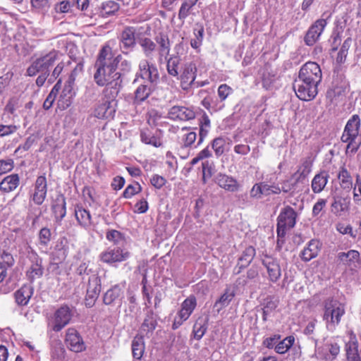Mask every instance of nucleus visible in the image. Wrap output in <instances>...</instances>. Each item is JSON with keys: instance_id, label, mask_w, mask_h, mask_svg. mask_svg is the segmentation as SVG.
I'll return each mask as SVG.
<instances>
[{"instance_id": "obj_46", "label": "nucleus", "mask_w": 361, "mask_h": 361, "mask_svg": "<svg viewBox=\"0 0 361 361\" xmlns=\"http://www.w3.org/2000/svg\"><path fill=\"white\" fill-rule=\"evenodd\" d=\"M119 9V5L114 1H106L102 5L101 16L107 18L116 13Z\"/></svg>"}, {"instance_id": "obj_14", "label": "nucleus", "mask_w": 361, "mask_h": 361, "mask_svg": "<svg viewBox=\"0 0 361 361\" xmlns=\"http://www.w3.org/2000/svg\"><path fill=\"white\" fill-rule=\"evenodd\" d=\"M116 98L105 97L96 105L93 115L97 118L105 119L112 118L116 112Z\"/></svg>"}, {"instance_id": "obj_8", "label": "nucleus", "mask_w": 361, "mask_h": 361, "mask_svg": "<svg viewBox=\"0 0 361 361\" xmlns=\"http://www.w3.org/2000/svg\"><path fill=\"white\" fill-rule=\"evenodd\" d=\"M130 257V252L120 247H109L100 254V260L106 264L114 265L126 261Z\"/></svg>"}, {"instance_id": "obj_39", "label": "nucleus", "mask_w": 361, "mask_h": 361, "mask_svg": "<svg viewBox=\"0 0 361 361\" xmlns=\"http://www.w3.org/2000/svg\"><path fill=\"white\" fill-rule=\"evenodd\" d=\"M210 119L206 113H204L200 119V133L197 145H200L210 129Z\"/></svg>"}, {"instance_id": "obj_20", "label": "nucleus", "mask_w": 361, "mask_h": 361, "mask_svg": "<svg viewBox=\"0 0 361 361\" xmlns=\"http://www.w3.org/2000/svg\"><path fill=\"white\" fill-rule=\"evenodd\" d=\"M135 29L133 27H126L121 34L120 48L124 54H128L135 46Z\"/></svg>"}, {"instance_id": "obj_2", "label": "nucleus", "mask_w": 361, "mask_h": 361, "mask_svg": "<svg viewBox=\"0 0 361 361\" xmlns=\"http://www.w3.org/2000/svg\"><path fill=\"white\" fill-rule=\"evenodd\" d=\"M360 118L358 115H353L347 122L341 140L347 143L346 154H354L361 145V137L359 135Z\"/></svg>"}, {"instance_id": "obj_45", "label": "nucleus", "mask_w": 361, "mask_h": 361, "mask_svg": "<svg viewBox=\"0 0 361 361\" xmlns=\"http://www.w3.org/2000/svg\"><path fill=\"white\" fill-rule=\"evenodd\" d=\"M234 295L235 294L233 291L231 290L230 289H226L225 290V293L215 302L214 308H216L217 312H219L224 307H226L229 305L231 301L233 300Z\"/></svg>"}, {"instance_id": "obj_37", "label": "nucleus", "mask_w": 361, "mask_h": 361, "mask_svg": "<svg viewBox=\"0 0 361 361\" xmlns=\"http://www.w3.org/2000/svg\"><path fill=\"white\" fill-rule=\"evenodd\" d=\"M151 94V89L147 85H140L137 87L134 92L133 104L140 105L145 101Z\"/></svg>"}, {"instance_id": "obj_52", "label": "nucleus", "mask_w": 361, "mask_h": 361, "mask_svg": "<svg viewBox=\"0 0 361 361\" xmlns=\"http://www.w3.org/2000/svg\"><path fill=\"white\" fill-rule=\"evenodd\" d=\"M299 181H300V180H298V177H293V176L291 178L283 180L281 183V187H280L281 192H283L287 193L293 192Z\"/></svg>"}, {"instance_id": "obj_57", "label": "nucleus", "mask_w": 361, "mask_h": 361, "mask_svg": "<svg viewBox=\"0 0 361 361\" xmlns=\"http://www.w3.org/2000/svg\"><path fill=\"white\" fill-rule=\"evenodd\" d=\"M214 164L209 161H204L202 163V181L204 183L207 182V178L212 177Z\"/></svg>"}, {"instance_id": "obj_47", "label": "nucleus", "mask_w": 361, "mask_h": 361, "mask_svg": "<svg viewBox=\"0 0 361 361\" xmlns=\"http://www.w3.org/2000/svg\"><path fill=\"white\" fill-rule=\"evenodd\" d=\"M295 338L292 336H287L282 341H279L274 350L279 354H284L293 346Z\"/></svg>"}, {"instance_id": "obj_24", "label": "nucleus", "mask_w": 361, "mask_h": 361, "mask_svg": "<svg viewBox=\"0 0 361 361\" xmlns=\"http://www.w3.org/2000/svg\"><path fill=\"white\" fill-rule=\"evenodd\" d=\"M215 183L220 188L229 192H236L240 188L236 179L225 173H218L215 177Z\"/></svg>"}, {"instance_id": "obj_41", "label": "nucleus", "mask_w": 361, "mask_h": 361, "mask_svg": "<svg viewBox=\"0 0 361 361\" xmlns=\"http://www.w3.org/2000/svg\"><path fill=\"white\" fill-rule=\"evenodd\" d=\"M68 240L66 238H60L55 246L56 251L58 252V259L60 261H63L66 259L68 252Z\"/></svg>"}, {"instance_id": "obj_19", "label": "nucleus", "mask_w": 361, "mask_h": 361, "mask_svg": "<svg viewBox=\"0 0 361 361\" xmlns=\"http://www.w3.org/2000/svg\"><path fill=\"white\" fill-rule=\"evenodd\" d=\"M47 181L44 175L37 178L34 184V190L31 195L32 200L35 204L41 205L47 197Z\"/></svg>"}, {"instance_id": "obj_21", "label": "nucleus", "mask_w": 361, "mask_h": 361, "mask_svg": "<svg viewBox=\"0 0 361 361\" xmlns=\"http://www.w3.org/2000/svg\"><path fill=\"white\" fill-rule=\"evenodd\" d=\"M168 117L171 120L189 121L195 118V111L183 106H173L169 110Z\"/></svg>"}, {"instance_id": "obj_28", "label": "nucleus", "mask_w": 361, "mask_h": 361, "mask_svg": "<svg viewBox=\"0 0 361 361\" xmlns=\"http://www.w3.org/2000/svg\"><path fill=\"white\" fill-rule=\"evenodd\" d=\"M123 298V291L122 288L118 285H116L105 293L104 302L108 305L115 302L120 303Z\"/></svg>"}, {"instance_id": "obj_55", "label": "nucleus", "mask_w": 361, "mask_h": 361, "mask_svg": "<svg viewBox=\"0 0 361 361\" xmlns=\"http://www.w3.org/2000/svg\"><path fill=\"white\" fill-rule=\"evenodd\" d=\"M106 239L115 245H123L125 242L124 236L116 230H111L106 233Z\"/></svg>"}, {"instance_id": "obj_5", "label": "nucleus", "mask_w": 361, "mask_h": 361, "mask_svg": "<svg viewBox=\"0 0 361 361\" xmlns=\"http://www.w3.org/2000/svg\"><path fill=\"white\" fill-rule=\"evenodd\" d=\"M315 343V356L319 361H333L340 353V345L336 338H326L324 339L322 345H319L317 341Z\"/></svg>"}, {"instance_id": "obj_64", "label": "nucleus", "mask_w": 361, "mask_h": 361, "mask_svg": "<svg viewBox=\"0 0 361 361\" xmlns=\"http://www.w3.org/2000/svg\"><path fill=\"white\" fill-rule=\"evenodd\" d=\"M31 5L32 8L39 11H45L49 8V0H31Z\"/></svg>"}, {"instance_id": "obj_50", "label": "nucleus", "mask_w": 361, "mask_h": 361, "mask_svg": "<svg viewBox=\"0 0 361 361\" xmlns=\"http://www.w3.org/2000/svg\"><path fill=\"white\" fill-rule=\"evenodd\" d=\"M226 140L222 137H218L214 139L211 143L212 148L217 157L221 156L225 151Z\"/></svg>"}, {"instance_id": "obj_12", "label": "nucleus", "mask_w": 361, "mask_h": 361, "mask_svg": "<svg viewBox=\"0 0 361 361\" xmlns=\"http://www.w3.org/2000/svg\"><path fill=\"white\" fill-rule=\"evenodd\" d=\"M331 14L324 13L322 18L317 20L314 24L309 28L305 37V42L308 46L313 45L319 38L327 25V20L330 18Z\"/></svg>"}, {"instance_id": "obj_6", "label": "nucleus", "mask_w": 361, "mask_h": 361, "mask_svg": "<svg viewBox=\"0 0 361 361\" xmlns=\"http://www.w3.org/2000/svg\"><path fill=\"white\" fill-rule=\"evenodd\" d=\"M296 213L290 206L285 207L277 218V234L279 237L284 238L286 230L294 227L295 224Z\"/></svg>"}, {"instance_id": "obj_17", "label": "nucleus", "mask_w": 361, "mask_h": 361, "mask_svg": "<svg viewBox=\"0 0 361 361\" xmlns=\"http://www.w3.org/2000/svg\"><path fill=\"white\" fill-rule=\"evenodd\" d=\"M338 259L349 270L357 271L361 267V257L358 251L350 250L348 252H341L337 255Z\"/></svg>"}, {"instance_id": "obj_36", "label": "nucleus", "mask_w": 361, "mask_h": 361, "mask_svg": "<svg viewBox=\"0 0 361 361\" xmlns=\"http://www.w3.org/2000/svg\"><path fill=\"white\" fill-rule=\"evenodd\" d=\"M138 43L142 48L144 55L147 58L152 59L154 53L157 50V44L148 37L141 38Z\"/></svg>"}, {"instance_id": "obj_9", "label": "nucleus", "mask_w": 361, "mask_h": 361, "mask_svg": "<svg viewBox=\"0 0 361 361\" xmlns=\"http://www.w3.org/2000/svg\"><path fill=\"white\" fill-rule=\"evenodd\" d=\"M293 90L297 97L304 101L312 100L318 93L317 86L299 78L293 82Z\"/></svg>"}, {"instance_id": "obj_44", "label": "nucleus", "mask_w": 361, "mask_h": 361, "mask_svg": "<svg viewBox=\"0 0 361 361\" xmlns=\"http://www.w3.org/2000/svg\"><path fill=\"white\" fill-rule=\"evenodd\" d=\"M197 0H185L179 9L178 18L183 23L185 19L191 13L192 8L197 4Z\"/></svg>"}, {"instance_id": "obj_56", "label": "nucleus", "mask_w": 361, "mask_h": 361, "mask_svg": "<svg viewBox=\"0 0 361 361\" xmlns=\"http://www.w3.org/2000/svg\"><path fill=\"white\" fill-rule=\"evenodd\" d=\"M346 356L358 353L357 341L355 336H351L345 345Z\"/></svg>"}, {"instance_id": "obj_18", "label": "nucleus", "mask_w": 361, "mask_h": 361, "mask_svg": "<svg viewBox=\"0 0 361 361\" xmlns=\"http://www.w3.org/2000/svg\"><path fill=\"white\" fill-rule=\"evenodd\" d=\"M65 343L68 348L75 353H80L86 349L82 338L73 328H69L66 331Z\"/></svg>"}, {"instance_id": "obj_25", "label": "nucleus", "mask_w": 361, "mask_h": 361, "mask_svg": "<svg viewBox=\"0 0 361 361\" xmlns=\"http://www.w3.org/2000/svg\"><path fill=\"white\" fill-rule=\"evenodd\" d=\"M350 200L348 197H339L334 199L331 205V212L336 216H342L350 211Z\"/></svg>"}, {"instance_id": "obj_54", "label": "nucleus", "mask_w": 361, "mask_h": 361, "mask_svg": "<svg viewBox=\"0 0 361 361\" xmlns=\"http://www.w3.org/2000/svg\"><path fill=\"white\" fill-rule=\"evenodd\" d=\"M179 59L177 57H170L167 59V72L173 77L178 75Z\"/></svg>"}, {"instance_id": "obj_48", "label": "nucleus", "mask_w": 361, "mask_h": 361, "mask_svg": "<svg viewBox=\"0 0 361 361\" xmlns=\"http://www.w3.org/2000/svg\"><path fill=\"white\" fill-rule=\"evenodd\" d=\"M61 80L59 79L51 90L45 101L44 102L43 108L44 109H49L52 106L53 103L56 97V95L61 88Z\"/></svg>"}, {"instance_id": "obj_32", "label": "nucleus", "mask_w": 361, "mask_h": 361, "mask_svg": "<svg viewBox=\"0 0 361 361\" xmlns=\"http://www.w3.org/2000/svg\"><path fill=\"white\" fill-rule=\"evenodd\" d=\"M75 216L81 226L87 228L91 226L92 219L90 213L82 206L76 205L75 207Z\"/></svg>"}, {"instance_id": "obj_27", "label": "nucleus", "mask_w": 361, "mask_h": 361, "mask_svg": "<svg viewBox=\"0 0 361 361\" xmlns=\"http://www.w3.org/2000/svg\"><path fill=\"white\" fill-rule=\"evenodd\" d=\"M33 294V288L31 285H24L14 293L16 303L18 305H27Z\"/></svg>"}, {"instance_id": "obj_33", "label": "nucleus", "mask_w": 361, "mask_h": 361, "mask_svg": "<svg viewBox=\"0 0 361 361\" xmlns=\"http://www.w3.org/2000/svg\"><path fill=\"white\" fill-rule=\"evenodd\" d=\"M20 178L18 174H11L5 177L0 182V190L5 192L14 190L19 185Z\"/></svg>"}, {"instance_id": "obj_23", "label": "nucleus", "mask_w": 361, "mask_h": 361, "mask_svg": "<svg viewBox=\"0 0 361 361\" xmlns=\"http://www.w3.org/2000/svg\"><path fill=\"white\" fill-rule=\"evenodd\" d=\"M140 139L146 145L159 147L162 145V132L158 129L152 132L148 128H145L140 133Z\"/></svg>"}, {"instance_id": "obj_13", "label": "nucleus", "mask_w": 361, "mask_h": 361, "mask_svg": "<svg viewBox=\"0 0 361 361\" xmlns=\"http://www.w3.org/2000/svg\"><path fill=\"white\" fill-rule=\"evenodd\" d=\"M262 264L266 270V277L270 282L276 283L281 279L282 270L276 258L265 255L262 258Z\"/></svg>"}, {"instance_id": "obj_31", "label": "nucleus", "mask_w": 361, "mask_h": 361, "mask_svg": "<svg viewBox=\"0 0 361 361\" xmlns=\"http://www.w3.org/2000/svg\"><path fill=\"white\" fill-rule=\"evenodd\" d=\"M157 44L159 45V62L162 63L163 58L166 59L171 50V44L169 37L164 35H160L156 37Z\"/></svg>"}, {"instance_id": "obj_10", "label": "nucleus", "mask_w": 361, "mask_h": 361, "mask_svg": "<svg viewBox=\"0 0 361 361\" xmlns=\"http://www.w3.org/2000/svg\"><path fill=\"white\" fill-rule=\"evenodd\" d=\"M197 306V300L195 296L190 295L180 305V309L176 316L172 324L173 329H176L185 322Z\"/></svg>"}, {"instance_id": "obj_42", "label": "nucleus", "mask_w": 361, "mask_h": 361, "mask_svg": "<svg viewBox=\"0 0 361 361\" xmlns=\"http://www.w3.org/2000/svg\"><path fill=\"white\" fill-rule=\"evenodd\" d=\"M27 276L31 281L39 279L43 275V268L41 260L33 262L27 271Z\"/></svg>"}, {"instance_id": "obj_7", "label": "nucleus", "mask_w": 361, "mask_h": 361, "mask_svg": "<svg viewBox=\"0 0 361 361\" xmlns=\"http://www.w3.org/2000/svg\"><path fill=\"white\" fill-rule=\"evenodd\" d=\"M72 317L71 309L67 305L61 306L54 312L49 326L52 331L59 332L69 324Z\"/></svg>"}, {"instance_id": "obj_26", "label": "nucleus", "mask_w": 361, "mask_h": 361, "mask_svg": "<svg viewBox=\"0 0 361 361\" xmlns=\"http://www.w3.org/2000/svg\"><path fill=\"white\" fill-rule=\"evenodd\" d=\"M75 96V92L73 90V87L71 85L65 84L64 87L59 96L58 99V107L64 110L69 107L73 102V98Z\"/></svg>"}, {"instance_id": "obj_49", "label": "nucleus", "mask_w": 361, "mask_h": 361, "mask_svg": "<svg viewBox=\"0 0 361 361\" xmlns=\"http://www.w3.org/2000/svg\"><path fill=\"white\" fill-rule=\"evenodd\" d=\"M352 38L348 37L343 43L336 57V61L343 63L345 61L348 51L352 44Z\"/></svg>"}, {"instance_id": "obj_35", "label": "nucleus", "mask_w": 361, "mask_h": 361, "mask_svg": "<svg viewBox=\"0 0 361 361\" xmlns=\"http://www.w3.org/2000/svg\"><path fill=\"white\" fill-rule=\"evenodd\" d=\"M65 353V348L60 341L56 340L52 342L51 345V361H64Z\"/></svg>"}, {"instance_id": "obj_43", "label": "nucleus", "mask_w": 361, "mask_h": 361, "mask_svg": "<svg viewBox=\"0 0 361 361\" xmlns=\"http://www.w3.org/2000/svg\"><path fill=\"white\" fill-rule=\"evenodd\" d=\"M312 161L310 158L305 159L298 171L293 174V177H298V180H302L308 176L311 171Z\"/></svg>"}, {"instance_id": "obj_59", "label": "nucleus", "mask_w": 361, "mask_h": 361, "mask_svg": "<svg viewBox=\"0 0 361 361\" xmlns=\"http://www.w3.org/2000/svg\"><path fill=\"white\" fill-rule=\"evenodd\" d=\"M142 190L140 185L137 183L133 185H129L125 189L123 193V196L126 199L131 198L135 194L139 193Z\"/></svg>"}, {"instance_id": "obj_11", "label": "nucleus", "mask_w": 361, "mask_h": 361, "mask_svg": "<svg viewBox=\"0 0 361 361\" xmlns=\"http://www.w3.org/2000/svg\"><path fill=\"white\" fill-rule=\"evenodd\" d=\"M298 78L318 86L322 78L321 68L315 62H307L301 67Z\"/></svg>"}, {"instance_id": "obj_63", "label": "nucleus", "mask_w": 361, "mask_h": 361, "mask_svg": "<svg viewBox=\"0 0 361 361\" xmlns=\"http://www.w3.org/2000/svg\"><path fill=\"white\" fill-rule=\"evenodd\" d=\"M83 66L81 63H78L74 69L72 71L69 75L68 80L66 81V85H71L74 87V82L77 75L82 72Z\"/></svg>"}, {"instance_id": "obj_1", "label": "nucleus", "mask_w": 361, "mask_h": 361, "mask_svg": "<svg viewBox=\"0 0 361 361\" xmlns=\"http://www.w3.org/2000/svg\"><path fill=\"white\" fill-rule=\"evenodd\" d=\"M111 44L112 42H108L100 49L95 62L94 79L99 86H105L104 96L113 99L116 98L122 87L121 74L117 71L122 56L114 55Z\"/></svg>"}, {"instance_id": "obj_15", "label": "nucleus", "mask_w": 361, "mask_h": 361, "mask_svg": "<svg viewBox=\"0 0 361 361\" xmlns=\"http://www.w3.org/2000/svg\"><path fill=\"white\" fill-rule=\"evenodd\" d=\"M138 68L135 80L138 78H141L150 83H156L159 80V72L157 66L153 63H150L148 60H141Z\"/></svg>"}, {"instance_id": "obj_16", "label": "nucleus", "mask_w": 361, "mask_h": 361, "mask_svg": "<svg viewBox=\"0 0 361 361\" xmlns=\"http://www.w3.org/2000/svg\"><path fill=\"white\" fill-rule=\"evenodd\" d=\"M197 62L191 61L185 62L180 70V85L183 90H188L196 78Z\"/></svg>"}, {"instance_id": "obj_29", "label": "nucleus", "mask_w": 361, "mask_h": 361, "mask_svg": "<svg viewBox=\"0 0 361 361\" xmlns=\"http://www.w3.org/2000/svg\"><path fill=\"white\" fill-rule=\"evenodd\" d=\"M329 178V173L322 171L316 174L312 180V190L314 193L321 192L326 185Z\"/></svg>"}, {"instance_id": "obj_3", "label": "nucleus", "mask_w": 361, "mask_h": 361, "mask_svg": "<svg viewBox=\"0 0 361 361\" xmlns=\"http://www.w3.org/2000/svg\"><path fill=\"white\" fill-rule=\"evenodd\" d=\"M344 314V305L338 300L331 298L324 302L323 319L329 331L336 329Z\"/></svg>"}, {"instance_id": "obj_51", "label": "nucleus", "mask_w": 361, "mask_h": 361, "mask_svg": "<svg viewBox=\"0 0 361 361\" xmlns=\"http://www.w3.org/2000/svg\"><path fill=\"white\" fill-rule=\"evenodd\" d=\"M53 211L56 220L61 221L66 214V201L62 198L59 202L53 206Z\"/></svg>"}, {"instance_id": "obj_53", "label": "nucleus", "mask_w": 361, "mask_h": 361, "mask_svg": "<svg viewBox=\"0 0 361 361\" xmlns=\"http://www.w3.org/2000/svg\"><path fill=\"white\" fill-rule=\"evenodd\" d=\"M262 196H269L271 195H279L281 193L279 185H270L267 182H262Z\"/></svg>"}, {"instance_id": "obj_40", "label": "nucleus", "mask_w": 361, "mask_h": 361, "mask_svg": "<svg viewBox=\"0 0 361 361\" xmlns=\"http://www.w3.org/2000/svg\"><path fill=\"white\" fill-rule=\"evenodd\" d=\"M338 178L343 189L350 190L353 188V178L346 169L343 167L341 169Z\"/></svg>"}, {"instance_id": "obj_34", "label": "nucleus", "mask_w": 361, "mask_h": 361, "mask_svg": "<svg viewBox=\"0 0 361 361\" xmlns=\"http://www.w3.org/2000/svg\"><path fill=\"white\" fill-rule=\"evenodd\" d=\"M100 291V279L97 275L93 274L89 278L87 295L89 298L92 299H95L99 295Z\"/></svg>"}, {"instance_id": "obj_62", "label": "nucleus", "mask_w": 361, "mask_h": 361, "mask_svg": "<svg viewBox=\"0 0 361 361\" xmlns=\"http://www.w3.org/2000/svg\"><path fill=\"white\" fill-rule=\"evenodd\" d=\"M14 167L13 160L11 159L0 160V176L13 170Z\"/></svg>"}, {"instance_id": "obj_61", "label": "nucleus", "mask_w": 361, "mask_h": 361, "mask_svg": "<svg viewBox=\"0 0 361 361\" xmlns=\"http://www.w3.org/2000/svg\"><path fill=\"white\" fill-rule=\"evenodd\" d=\"M233 92V89L226 84H222L218 87L217 93L221 102H224Z\"/></svg>"}, {"instance_id": "obj_30", "label": "nucleus", "mask_w": 361, "mask_h": 361, "mask_svg": "<svg viewBox=\"0 0 361 361\" xmlns=\"http://www.w3.org/2000/svg\"><path fill=\"white\" fill-rule=\"evenodd\" d=\"M319 251V242L316 240H312L309 242L307 246L303 249L300 254V257L305 262H309L318 255Z\"/></svg>"}, {"instance_id": "obj_22", "label": "nucleus", "mask_w": 361, "mask_h": 361, "mask_svg": "<svg viewBox=\"0 0 361 361\" xmlns=\"http://www.w3.org/2000/svg\"><path fill=\"white\" fill-rule=\"evenodd\" d=\"M255 255L256 250L252 246L246 247L238 259V263L233 269V274H240L252 262Z\"/></svg>"}, {"instance_id": "obj_38", "label": "nucleus", "mask_w": 361, "mask_h": 361, "mask_svg": "<svg viewBox=\"0 0 361 361\" xmlns=\"http://www.w3.org/2000/svg\"><path fill=\"white\" fill-rule=\"evenodd\" d=\"M132 353L134 359L141 360L145 352V342L142 336H135L132 341Z\"/></svg>"}, {"instance_id": "obj_60", "label": "nucleus", "mask_w": 361, "mask_h": 361, "mask_svg": "<svg viewBox=\"0 0 361 361\" xmlns=\"http://www.w3.org/2000/svg\"><path fill=\"white\" fill-rule=\"evenodd\" d=\"M197 139V134L194 131L185 133L181 138L182 144L185 147L191 146Z\"/></svg>"}, {"instance_id": "obj_58", "label": "nucleus", "mask_w": 361, "mask_h": 361, "mask_svg": "<svg viewBox=\"0 0 361 361\" xmlns=\"http://www.w3.org/2000/svg\"><path fill=\"white\" fill-rule=\"evenodd\" d=\"M353 201L357 206H361V180L359 176H357L353 188Z\"/></svg>"}, {"instance_id": "obj_4", "label": "nucleus", "mask_w": 361, "mask_h": 361, "mask_svg": "<svg viewBox=\"0 0 361 361\" xmlns=\"http://www.w3.org/2000/svg\"><path fill=\"white\" fill-rule=\"evenodd\" d=\"M61 54L56 50L44 54L34 60L27 69V75L34 76L39 72H49L50 66L60 61Z\"/></svg>"}]
</instances>
